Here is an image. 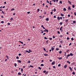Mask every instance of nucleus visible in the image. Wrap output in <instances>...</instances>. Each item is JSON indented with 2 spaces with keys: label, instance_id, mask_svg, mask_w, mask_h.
Returning <instances> with one entry per match:
<instances>
[{
  "label": "nucleus",
  "instance_id": "nucleus-1",
  "mask_svg": "<svg viewBox=\"0 0 76 76\" xmlns=\"http://www.w3.org/2000/svg\"><path fill=\"white\" fill-rule=\"evenodd\" d=\"M52 65H54L55 64V61H53V62L52 63Z\"/></svg>",
  "mask_w": 76,
  "mask_h": 76
},
{
  "label": "nucleus",
  "instance_id": "nucleus-2",
  "mask_svg": "<svg viewBox=\"0 0 76 76\" xmlns=\"http://www.w3.org/2000/svg\"><path fill=\"white\" fill-rule=\"evenodd\" d=\"M43 31L44 32H46V31L47 32H48V30H47V29H45V30Z\"/></svg>",
  "mask_w": 76,
  "mask_h": 76
},
{
  "label": "nucleus",
  "instance_id": "nucleus-3",
  "mask_svg": "<svg viewBox=\"0 0 76 76\" xmlns=\"http://www.w3.org/2000/svg\"><path fill=\"white\" fill-rule=\"evenodd\" d=\"M17 62L18 63H21V61L20 60H17Z\"/></svg>",
  "mask_w": 76,
  "mask_h": 76
},
{
  "label": "nucleus",
  "instance_id": "nucleus-4",
  "mask_svg": "<svg viewBox=\"0 0 76 76\" xmlns=\"http://www.w3.org/2000/svg\"><path fill=\"white\" fill-rule=\"evenodd\" d=\"M51 50H52V51H54V48L53 46H51Z\"/></svg>",
  "mask_w": 76,
  "mask_h": 76
},
{
  "label": "nucleus",
  "instance_id": "nucleus-5",
  "mask_svg": "<svg viewBox=\"0 0 76 76\" xmlns=\"http://www.w3.org/2000/svg\"><path fill=\"white\" fill-rule=\"evenodd\" d=\"M68 10H72V9L71 8H70V6H69L68 7Z\"/></svg>",
  "mask_w": 76,
  "mask_h": 76
},
{
  "label": "nucleus",
  "instance_id": "nucleus-6",
  "mask_svg": "<svg viewBox=\"0 0 76 76\" xmlns=\"http://www.w3.org/2000/svg\"><path fill=\"white\" fill-rule=\"evenodd\" d=\"M63 28V27L61 26V28H60V31H62V28Z\"/></svg>",
  "mask_w": 76,
  "mask_h": 76
},
{
  "label": "nucleus",
  "instance_id": "nucleus-7",
  "mask_svg": "<svg viewBox=\"0 0 76 76\" xmlns=\"http://www.w3.org/2000/svg\"><path fill=\"white\" fill-rule=\"evenodd\" d=\"M67 67V65H65L64 66V69H66V68Z\"/></svg>",
  "mask_w": 76,
  "mask_h": 76
},
{
  "label": "nucleus",
  "instance_id": "nucleus-8",
  "mask_svg": "<svg viewBox=\"0 0 76 76\" xmlns=\"http://www.w3.org/2000/svg\"><path fill=\"white\" fill-rule=\"evenodd\" d=\"M41 27H42V28H43V29H45V27H44V26H43V25H42L41 26Z\"/></svg>",
  "mask_w": 76,
  "mask_h": 76
},
{
  "label": "nucleus",
  "instance_id": "nucleus-9",
  "mask_svg": "<svg viewBox=\"0 0 76 76\" xmlns=\"http://www.w3.org/2000/svg\"><path fill=\"white\" fill-rule=\"evenodd\" d=\"M26 53H30V52L28 51V50H26Z\"/></svg>",
  "mask_w": 76,
  "mask_h": 76
},
{
  "label": "nucleus",
  "instance_id": "nucleus-10",
  "mask_svg": "<svg viewBox=\"0 0 76 76\" xmlns=\"http://www.w3.org/2000/svg\"><path fill=\"white\" fill-rule=\"evenodd\" d=\"M60 15L61 16H64V15L62 13H61Z\"/></svg>",
  "mask_w": 76,
  "mask_h": 76
},
{
  "label": "nucleus",
  "instance_id": "nucleus-11",
  "mask_svg": "<svg viewBox=\"0 0 76 76\" xmlns=\"http://www.w3.org/2000/svg\"><path fill=\"white\" fill-rule=\"evenodd\" d=\"M70 55L71 56H73V54L72 53H70Z\"/></svg>",
  "mask_w": 76,
  "mask_h": 76
},
{
  "label": "nucleus",
  "instance_id": "nucleus-12",
  "mask_svg": "<svg viewBox=\"0 0 76 76\" xmlns=\"http://www.w3.org/2000/svg\"><path fill=\"white\" fill-rule=\"evenodd\" d=\"M68 2H69V3L70 4H72V3L70 2V1H69V0Z\"/></svg>",
  "mask_w": 76,
  "mask_h": 76
},
{
  "label": "nucleus",
  "instance_id": "nucleus-13",
  "mask_svg": "<svg viewBox=\"0 0 76 76\" xmlns=\"http://www.w3.org/2000/svg\"><path fill=\"white\" fill-rule=\"evenodd\" d=\"M19 42H20V43H21L22 44H23V42H21V41H19Z\"/></svg>",
  "mask_w": 76,
  "mask_h": 76
},
{
  "label": "nucleus",
  "instance_id": "nucleus-14",
  "mask_svg": "<svg viewBox=\"0 0 76 76\" xmlns=\"http://www.w3.org/2000/svg\"><path fill=\"white\" fill-rule=\"evenodd\" d=\"M2 13H3V14H4V15H5V14H6V13H4V12L3 11H2Z\"/></svg>",
  "mask_w": 76,
  "mask_h": 76
},
{
  "label": "nucleus",
  "instance_id": "nucleus-15",
  "mask_svg": "<svg viewBox=\"0 0 76 76\" xmlns=\"http://www.w3.org/2000/svg\"><path fill=\"white\" fill-rule=\"evenodd\" d=\"M57 19L58 20H60V17H57Z\"/></svg>",
  "mask_w": 76,
  "mask_h": 76
},
{
  "label": "nucleus",
  "instance_id": "nucleus-16",
  "mask_svg": "<svg viewBox=\"0 0 76 76\" xmlns=\"http://www.w3.org/2000/svg\"><path fill=\"white\" fill-rule=\"evenodd\" d=\"M14 66L15 67H16V66H17V64H16V63L15 64Z\"/></svg>",
  "mask_w": 76,
  "mask_h": 76
},
{
  "label": "nucleus",
  "instance_id": "nucleus-17",
  "mask_svg": "<svg viewBox=\"0 0 76 76\" xmlns=\"http://www.w3.org/2000/svg\"><path fill=\"white\" fill-rule=\"evenodd\" d=\"M67 62L69 64H70V62L69 61H67Z\"/></svg>",
  "mask_w": 76,
  "mask_h": 76
},
{
  "label": "nucleus",
  "instance_id": "nucleus-18",
  "mask_svg": "<svg viewBox=\"0 0 76 76\" xmlns=\"http://www.w3.org/2000/svg\"><path fill=\"white\" fill-rule=\"evenodd\" d=\"M69 69H70V70H72V68L70 67H69Z\"/></svg>",
  "mask_w": 76,
  "mask_h": 76
},
{
  "label": "nucleus",
  "instance_id": "nucleus-19",
  "mask_svg": "<svg viewBox=\"0 0 76 76\" xmlns=\"http://www.w3.org/2000/svg\"><path fill=\"white\" fill-rule=\"evenodd\" d=\"M64 10V11H66V8H64L63 9Z\"/></svg>",
  "mask_w": 76,
  "mask_h": 76
},
{
  "label": "nucleus",
  "instance_id": "nucleus-20",
  "mask_svg": "<svg viewBox=\"0 0 76 76\" xmlns=\"http://www.w3.org/2000/svg\"><path fill=\"white\" fill-rule=\"evenodd\" d=\"M18 75H21V73H20V72H19L18 73Z\"/></svg>",
  "mask_w": 76,
  "mask_h": 76
},
{
  "label": "nucleus",
  "instance_id": "nucleus-21",
  "mask_svg": "<svg viewBox=\"0 0 76 76\" xmlns=\"http://www.w3.org/2000/svg\"><path fill=\"white\" fill-rule=\"evenodd\" d=\"M65 22H66V23L67 22H68V19H66V20H65Z\"/></svg>",
  "mask_w": 76,
  "mask_h": 76
},
{
  "label": "nucleus",
  "instance_id": "nucleus-22",
  "mask_svg": "<svg viewBox=\"0 0 76 76\" xmlns=\"http://www.w3.org/2000/svg\"><path fill=\"white\" fill-rule=\"evenodd\" d=\"M6 57L8 59H9V57L7 55L6 56Z\"/></svg>",
  "mask_w": 76,
  "mask_h": 76
},
{
  "label": "nucleus",
  "instance_id": "nucleus-23",
  "mask_svg": "<svg viewBox=\"0 0 76 76\" xmlns=\"http://www.w3.org/2000/svg\"><path fill=\"white\" fill-rule=\"evenodd\" d=\"M62 24H63V23L62 22H60V25H62Z\"/></svg>",
  "mask_w": 76,
  "mask_h": 76
},
{
  "label": "nucleus",
  "instance_id": "nucleus-24",
  "mask_svg": "<svg viewBox=\"0 0 76 76\" xmlns=\"http://www.w3.org/2000/svg\"><path fill=\"white\" fill-rule=\"evenodd\" d=\"M29 52H30V53H31V52H32V50H30V49L29 50Z\"/></svg>",
  "mask_w": 76,
  "mask_h": 76
},
{
  "label": "nucleus",
  "instance_id": "nucleus-25",
  "mask_svg": "<svg viewBox=\"0 0 76 76\" xmlns=\"http://www.w3.org/2000/svg\"><path fill=\"white\" fill-rule=\"evenodd\" d=\"M61 53H62V51H60V52H59V54H61Z\"/></svg>",
  "mask_w": 76,
  "mask_h": 76
},
{
  "label": "nucleus",
  "instance_id": "nucleus-26",
  "mask_svg": "<svg viewBox=\"0 0 76 76\" xmlns=\"http://www.w3.org/2000/svg\"><path fill=\"white\" fill-rule=\"evenodd\" d=\"M27 63H31V61H28L27 62Z\"/></svg>",
  "mask_w": 76,
  "mask_h": 76
},
{
  "label": "nucleus",
  "instance_id": "nucleus-27",
  "mask_svg": "<svg viewBox=\"0 0 76 76\" xmlns=\"http://www.w3.org/2000/svg\"><path fill=\"white\" fill-rule=\"evenodd\" d=\"M44 65L43 64H41V66H44Z\"/></svg>",
  "mask_w": 76,
  "mask_h": 76
},
{
  "label": "nucleus",
  "instance_id": "nucleus-28",
  "mask_svg": "<svg viewBox=\"0 0 76 76\" xmlns=\"http://www.w3.org/2000/svg\"><path fill=\"white\" fill-rule=\"evenodd\" d=\"M16 58L17 59H19V58L18 56H17Z\"/></svg>",
  "mask_w": 76,
  "mask_h": 76
},
{
  "label": "nucleus",
  "instance_id": "nucleus-29",
  "mask_svg": "<svg viewBox=\"0 0 76 76\" xmlns=\"http://www.w3.org/2000/svg\"><path fill=\"white\" fill-rule=\"evenodd\" d=\"M39 10H40L39 9H38L37 10V12H39Z\"/></svg>",
  "mask_w": 76,
  "mask_h": 76
},
{
  "label": "nucleus",
  "instance_id": "nucleus-30",
  "mask_svg": "<svg viewBox=\"0 0 76 76\" xmlns=\"http://www.w3.org/2000/svg\"><path fill=\"white\" fill-rule=\"evenodd\" d=\"M1 23H4V21H2L1 22Z\"/></svg>",
  "mask_w": 76,
  "mask_h": 76
},
{
  "label": "nucleus",
  "instance_id": "nucleus-31",
  "mask_svg": "<svg viewBox=\"0 0 76 76\" xmlns=\"http://www.w3.org/2000/svg\"><path fill=\"white\" fill-rule=\"evenodd\" d=\"M46 72V71H45V70H44V71H43V73H45Z\"/></svg>",
  "mask_w": 76,
  "mask_h": 76
},
{
  "label": "nucleus",
  "instance_id": "nucleus-32",
  "mask_svg": "<svg viewBox=\"0 0 76 76\" xmlns=\"http://www.w3.org/2000/svg\"><path fill=\"white\" fill-rule=\"evenodd\" d=\"M70 56V54H68V55H67V56L68 57H69V56Z\"/></svg>",
  "mask_w": 76,
  "mask_h": 76
},
{
  "label": "nucleus",
  "instance_id": "nucleus-33",
  "mask_svg": "<svg viewBox=\"0 0 76 76\" xmlns=\"http://www.w3.org/2000/svg\"><path fill=\"white\" fill-rule=\"evenodd\" d=\"M72 74H73V75H75V72H73L72 73Z\"/></svg>",
  "mask_w": 76,
  "mask_h": 76
},
{
  "label": "nucleus",
  "instance_id": "nucleus-34",
  "mask_svg": "<svg viewBox=\"0 0 76 76\" xmlns=\"http://www.w3.org/2000/svg\"><path fill=\"white\" fill-rule=\"evenodd\" d=\"M44 55L45 56H48V55H47V54H44Z\"/></svg>",
  "mask_w": 76,
  "mask_h": 76
},
{
  "label": "nucleus",
  "instance_id": "nucleus-35",
  "mask_svg": "<svg viewBox=\"0 0 76 76\" xmlns=\"http://www.w3.org/2000/svg\"><path fill=\"white\" fill-rule=\"evenodd\" d=\"M56 50H59V48H56Z\"/></svg>",
  "mask_w": 76,
  "mask_h": 76
},
{
  "label": "nucleus",
  "instance_id": "nucleus-36",
  "mask_svg": "<svg viewBox=\"0 0 76 76\" xmlns=\"http://www.w3.org/2000/svg\"><path fill=\"white\" fill-rule=\"evenodd\" d=\"M71 40H72V41H73V40H74V39H73V38H71Z\"/></svg>",
  "mask_w": 76,
  "mask_h": 76
},
{
  "label": "nucleus",
  "instance_id": "nucleus-37",
  "mask_svg": "<svg viewBox=\"0 0 76 76\" xmlns=\"http://www.w3.org/2000/svg\"><path fill=\"white\" fill-rule=\"evenodd\" d=\"M38 69H40V70H41V67H38Z\"/></svg>",
  "mask_w": 76,
  "mask_h": 76
},
{
  "label": "nucleus",
  "instance_id": "nucleus-38",
  "mask_svg": "<svg viewBox=\"0 0 76 76\" xmlns=\"http://www.w3.org/2000/svg\"><path fill=\"white\" fill-rule=\"evenodd\" d=\"M60 66H61V64H59L58 65V67H60Z\"/></svg>",
  "mask_w": 76,
  "mask_h": 76
},
{
  "label": "nucleus",
  "instance_id": "nucleus-39",
  "mask_svg": "<svg viewBox=\"0 0 76 76\" xmlns=\"http://www.w3.org/2000/svg\"><path fill=\"white\" fill-rule=\"evenodd\" d=\"M64 55H65V56H66V52H65V53H64Z\"/></svg>",
  "mask_w": 76,
  "mask_h": 76
},
{
  "label": "nucleus",
  "instance_id": "nucleus-40",
  "mask_svg": "<svg viewBox=\"0 0 76 76\" xmlns=\"http://www.w3.org/2000/svg\"><path fill=\"white\" fill-rule=\"evenodd\" d=\"M54 12H56V9H54V10H53Z\"/></svg>",
  "mask_w": 76,
  "mask_h": 76
},
{
  "label": "nucleus",
  "instance_id": "nucleus-41",
  "mask_svg": "<svg viewBox=\"0 0 76 76\" xmlns=\"http://www.w3.org/2000/svg\"><path fill=\"white\" fill-rule=\"evenodd\" d=\"M14 10H15V9L14 8H13L12 9H11V11H13H13Z\"/></svg>",
  "mask_w": 76,
  "mask_h": 76
},
{
  "label": "nucleus",
  "instance_id": "nucleus-42",
  "mask_svg": "<svg viewBox=\"0 0 76 76\" xmlns=\"http://www.w3.org/2000/svg\"><path fill=\"white\" fill-rule=\"evenodd\" d=\"M29 67H31L33 68V66L30 65V66H29Z\"/></svg>",
  "mask_w": 76,
  "mask_h": 76
},
{
  "label": "nucleus",
  "instance_id": "nucleus-43",
  "mask_svg": "<svg viewBox=\"0 0 76 76\" xmlns=\"http://www.w3.org/2000/svg\"><path fill=\"white\" fill-rule=\"evenodd\" d=\"M59 60H61V59H62V57H60L59 58Z\"/></svg>",
  "mask_w": 76,
  "mask_h": 76
},
{
  "label": "nucleus",
  "instance_id": "nucleus-44",
  "mask_svg": "<svg viewBox=\"0 0 76 76\" xmlns=\"http://www.w3.org/2000/svg\"><path fill=\"white\" fill-rule=\"evenodd\" d=\"M43 50H44V51H46V50H45V48H43Z\"/></svg>",
  "mask_w": 76,
  "mask_h": 76
},
{
  "label": "nucleus",
  "instance_id": "nucleus-45",
  "mask_svg": "<svg viewBox=\"0 0 76 76\" xmlns=\"http://www.w3.org/2000/svg\"><path fill=\"white\" fill-rule=\"evenodd\" d=\"M7 24L8 25H10V23H7Z\"/></svg>",
  "mask_w": 76,
  "mask_h": 76
},
{
  "label": "nucleus",
  "instance_id": "nucleus-46",
  "mask_svg": "<svg viewBox=\"0 0 76 76\" xmlns=\"http://www.w3.org/2000/svg\"><path fill=\"white\" fill-rule=\"evenodd\" d=\"M60 3H61V4H62V1H60Z\"/></svg>",
  "mask_w": 76,
  "mask_h": 76
},
{
  "label": "nucleus",
  "instance_id": "nucleus-47",
  "mask_svg": "<svg viewBox=\"0 0 76 76\" xmlns=\"http://www.w3.org/2000/svg\"><path fill=\"white\" fill-rule=\"evenodd\" d=\"M73 23H76V21H73Z\"/></svg>",
  "mask_w": 76,
  "mask_h": 76
},
{
  "label": "nucleus",
  "instance_id": "nucleus-48",
  "mask_svg": "<svg viewBox=\"0 0 76 76\" xmlns=\"http://www.w3.org/2000/svg\"><path fill=\"white\" fill-rule=\"evenodd\" d=\"M58 34H60V32L59 31H58Z\"/></svg>",
  "mask_w": 76,
  "mask_h": 76
},
{
  "label": "nucleus",
  "instance_id": "nucleus-49",
  "mask_svg": "<svg viewBox=\"0 0 76 76\" xmlns=\"http://www.w3.org/2000/svg\"><path fill=\"white\" fill-rule=\"evenodd\" d=\"M21 54H20V53H19V54H18V55H19V56H21Z\"/></svg>",
  "mask_w": 76,
  "mask_h": 76
},
{
  "label": "nucleus",
  "instance_id": "nucleus-50",
  "mask_svg": "<svg viewBox=\"0 0 76 76\" xmlns=\"http://www.w3.org/2000/svg\"><path fill=\"white\" fill-rule=\"evenodd\" d=\"M47 73H48V72H46L45 73V75H47Z\"/></svg>",
  "mask_w": 76,
  "mask_h": 76
},
{
  "label": "nucleus",
  "instance_id": "nucleus-51",
  "mask_svg": "<svg viewBox=\"0 0 76 76\" xmlns=\"http://www.w3.org/2000/svg\"><path fill=\"white\" fill-rule=\"evenodd\" d=\"M60 42L61 43V44H62V43H63V41H61Z\"/></svg>",
  "mask_w": 76,
  "mask_h": 76
},
{
  "label": "nucleus",
  "instance_id": "nucleus-52",
  "mask_svg": "<svg viewBox=\"0 0 76 76\" xmlns=\"http://www.w3.org/2000/svg\"><path fill=\"white\" fill-rule=\"evenodd\" d=\"M53 68H54V69H56V66H53Z\"/></svg>",
  "mask_w": 76,
  "mask_h": 76
},
{
  "label": "nucleus",
  "instance_id": "nucleus-53",
  "mask_svg": "<svg viewBox=\"0 0 76 76\" xmlns=\"http://www.w3.org/2000/svg\"><path fill=\"white\" fill-rule=\"evenodd\" d=\"M72 45V43H71L69 44V46H70V45Z\"/></svg>",
  "mask_w": 76,
  "mask_h": 76
},
{
  "label": "nucleus",
  "instance_id": "nucleus-54",
  "mask_svg": "<svg viewBox=\"0 0 76 76\" xmlns=\"http://www.w3.org/2000/svg\"><path fill=\"white\" fill-rule=\"evenodd\" d=\"M74 14L75 15V16H76V12H74Z\"/></svg>",
  "mask_w": 76,
  "mask_h": 76
},
{
  "label": "nucleus",
  "instance_id": "nucleus-55",
  "mask_svg": "<svg viewBox=\"0 0 76 76\" xmlns=\"http://www.w3.org/2000/svg\"><path fill=\"white\" fill-rule=\"evenodd\" d=\"M54 18H56V15H54Z\"/></svg>",
  "mask_w": 76,
  "mask_h": 76
},
{
  "label": "nucleus",
  "instance_id": "nucleus-56",
  "mask_svg": "<svg viewBox=\"0 0 76 76\" xmlns=\"http://www.w3.org/2000/svg\"><path fill=\"white\" fill-rule=\"evenodd\" d=\"M1 18H4V17L2 15L1 16Z\"/></svg>",
  "mask_w": 76,
  "mask_h": 76
},
{
  "label": "nucleus",
  "instance_id": "nucleus-57",
  "mask_svg": "<svg viewBox=\"0 0 76 76\" xmlns=\"http://www.w3.org/2000/svg\"><path fill=\"white\" fill-rule=\"evenodd\" d=\"M60 19H61V20H62V17H61L60 18Z\"/></svg>",
  "mask_w": 76,
  "mask_h": 76
},
{
  "label": "nucleus",
  "instance_id": "nucleus-58",
  "mask_svg": "<svg viewBox=\"0 0 76 76\" xmlns=\"http://www.w3.org/2000/svg\"><path fill=\"white\" fill-rule=\"evenodd\" d=\"M44 38H45V39H47V38H46V37H44Z\"/></svg>",
  "mask_w": 76,
  "mask_h": 76
},
{
  "label": "nucleus",
  "instance_id": "nucleus-59",
  "mask_svg": "<svg viewBox=\"0 0 76 76\" xmlns=\"http://www.w3.org/2000/svg\"><path fill=\"white\" fill-rule=\"evenodd\" d=\"M7 59H6L5 60V61H7Z\"/></svg>",
  "mask_w": 76,
  "mask_h": 76
},
{
  "label": "nucleus",
  "instance_id": "nucleus-60",
  "mask_svg": "<svg viewBox=\"0 0 76 76\" xmlns=\"http://www.w3.org/2000/svg\"><path fill=\"white\" fill-rule=\"evenodd\" d=\"M28 14H29L30 13V12H28L27 13Z\"/></svg>",
  "mask_w": 76,
  "mask_h": 76
},
{
  "label": "nucleus",
  "instance_id": "nucleus-61",
  "mask_svg": "<svg viewBox=\"0 0 76 76\" xmlns=\"http://www.w3.org/2000/svg\"><path fill=\"white\" fill-rule=\"evenodd\" d=\"M72 7H73V8H74L75 7V5H73L72 6Z\"/></svg>",
  "mask_w": 76,
  "mask_h": 76
},
{
  "label": "nucleus",
  "instance_id": "nucleus-62",
  "mask_svg": "<svg viewBox=\"0 0 76 76\" xmlns=\"http://www.w3.org/2000/svg\"><path fill=\"white\" fill-rule=\"evenodd\" d=\"M68 17H70V15H68Z\"/></svg>",
  "mask_w": 76,
  "mask_h": 76
},
{
  "label": "nucleus",
  "instance_id": "nucleus-63",
  "mask_svg": "<svg viewBox=\"0 0 76 76\" xmlns=\"http://www.w3.org/2000/svg\"><path fill=\"white\" fill-rule=\"evenodd\" d=\"M50 40H52V38H50Z\"/></svg>",
  "mask_w": 76,
  "mask_h": 76
},
{
  "label": "nucleus",
  "instance_id": "nucleus-64",
  "mask_svg": "<svg viewBox=\"0 0 76 76\" xmlns=\"http://www.w3.org/2000/svg\"><path fill=\"white\" fill-rule=\"evenodd\" d=\"M53 38H56V37L54 36H53Z\"/></svg>",
  "mask_w": 76,
  "mask_h": 76
}]
</instances>
